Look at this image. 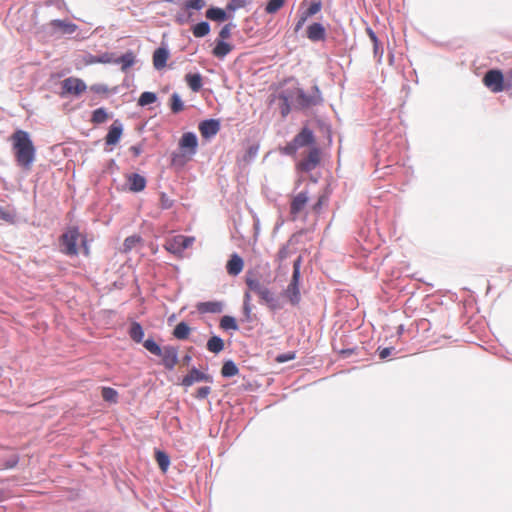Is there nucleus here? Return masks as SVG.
<instances>
[{"instance_id":"obj_55","label":"nucleus","mask_w":512,"mask_h":512,"mask_svg":"<svg viewBox=\"0 0 512 512\" xmlns=\"http://www.w3.org/2000/svg\"><path fill=\"white\" fill-rule=\"evenodd\" d=\"M0 219L11 222L13 221V215L4 208H0Z\"/></svg>"},{"instance_id":"obj_42","label":"nucleus","mask_w":512,"mask_h":512,"mask_svg":"<svg viewBox=\"0 0 512 512\" xmlns=\"http://www.w3.org/2000/svg\"><path fill=\"white\" fill-rule=\"evenodd\" d=\"M246 284L250 291H253L257 294L259 293V291H261L264 288V286L260 283V281L257 279H254V278H247Z\"/></svg>"},{"instance_id":"obj_56","label":"nucleus","mask_w":512,"mask_h":512,"mask_svg":"<svg viewBox=\"0 0 512 512\" xmlns=\"http://www.w3.org/2000/svg\"><path fill=\"white\" fill-rule=\"evenodd\" d=\"M392 348L386 347L379 351V357L380 359H385L391 354Z\"/></svg>"},{"instance_id":"obj_58","label":"nucleus","mask_w":512,"mask_h":512,"mask_svg":"<svg viewBox=\"0 0 512 512\" xmlns=\"http://www.w3.org/2000/svg\"><path fill=\"white\" fill-rule=\"evenodd\" d=\"M506 88L512 89V69L507 72L506 76Z\"/></svg>"},{"instance_id":"obj_53","label":"nucleus","mask_w":512,"mask_h":512,"mask_svg":"<svg viewBox=\"0 0 512 512\" xmlns=\"http://www.w3.org/2000/svg\"><path fill=\"white\" fill-rule=\"evenodd\" d=\"M172 200H170L165 193L161 194L160 205L163 209H169L172 207Z\"/></svg>"},{"instance_id":"obj_9","label":"nucleus","mask_w":512,"mask_h":512,"mask_svg":"<svg viewBox=\"0 0 512 512\" xmlns=\"http://www.w3.org/2000/svg\"><path fill=\"white\" fill-rule=\"evenodd\" d=\"M159 356L162 358V364L168 370L174 369L178 363V349L173 346H165Z\"/></svg>"},{"instance_id":"obj_26","label":"nucleus","mask_w":512,"mask_h":512,"mask_svg":"<svg viewBox=\"0 0 512 512\" xmlns=\"http://www.w3.org/2000/svg\"><path fill=\"white\" fill-rule=\"evenodd\" d=\"M185 80L187 85L191 88L192 91L198 92L202 87V76L198 73L196 74H187L185 76Z\"/></svg>"},{"instance_id":"obj_30","label":"nucleus","mask_w":512,"mask_h":512,"mask_svg":"<svg viewBox=\"0 0 512 512\" xmlns=\"http://www.w3.org/2000/svg\"><path fill=\"white\" fill-rule=\"evenodd\" d=\"M155 459L161 471L165 473L170 465L169 456L165 452L157 450L155 452Z\"/></svg>"},{"instance_id":"obj_41","label":"nucleus","mask_w":512,"mask_h":512,"mask_svg":"<svg viewBox=\"0 0 512 512\" xmlns=\"http://www.w3.org/2000/svg\"><path fill=\"white\" fill-rule=\"evenodd\" d=\"M141 241V238L139 236L133 235L129 236L124 240V251L128 252L132 250L139 242Z\"/></svg>"},{"instance_id":"obj_62","label":"nucleus","mask_w":512,"mask_h":512,"mask_svg":"<svg viewBox=\"0 0 512 512\" xmlns=\"http://www.w3.org/2000/svg\"><path fill=\"white\" fill-rule=\"evenodd\" d=\"M176 22L180 25L184 24L186 22V19L184 16L182 15H177L176 16Z\"/></svg>"},{"instance_id":"obj_22","label":"nucleus","mask_w":512,"mask_h":512,"mask_svg":"<svg viewBox=\"0 0 512 512\" xmlns=\"http://www.w3.org/2000/svg\"><path fill=\"white\" fill-rule=\"evenodd\" d=\"M51 25L60 29L64 34H73L77 30L76 24L59 19L53 20Z\"/></svg>"},{"instance_id":"obj_28","label":"nucleus","mask_w":512,"mask_h":512,"mask_svg":"<svg viewBox=\"0 0 512 512\" xmlns=\"http://www.w3.org/2000/svg\"><path fill=\"white\" fill-rule=\"evenodd\" d=\"M207 349L217 354L224 349V341L218 336H212L207 342Z\"/></svg>"},{"instance_id":"obj_60","label":"nucleus","mask_w":512,"mask_h":512,"mask_svg":"<svg viewBox=\"0 0 512 512\" xmlns=\"http://www.w3.org/2000/svg\"><path fill=\"white\" fill-rule=\"evenodd\" d=\"M130 151L134 154L135 157H137L141 154V148L138 146H132L130 148Z\"/></svg>"},{"instance_id":"obj_13","label":"nucleus","mask_w":512,"mask_h":512,"mask_svg":"<svg viewBox=\"0 0 512 512\" xmlns=\"http://www.w3.org/2000/svg\"><path fill=\"white\" fill-rule=\"evenodd\" d=\"M131 192H141L146 187V179L138 173H131L126 177Z\"/></svg>"},{"instance_id":"obj_1","label":"nucleus","mask_w":512,"mask_h":512,"mask_svg":"<svg viewBox=\"0 0 512 512\" xmlns=\"http://www.w3.org/2000/svg\"><path fill=\"white\" fill-rule=\"evenodd\" d=\"M10 140L17 164L25 170H30L35 160L36 149L28 132L16 130Z\"/></svg>"},{"instance_id":"obj_34","label":"nucleus","mask_w":512,"mask_h":512,"mask_svg":"<svg viewBox=\"0 0 512 512\" xmlns=\"http://www.w3.org/2000/svg\"><path fill=\"white\" fill-rule=\"evenodd\" d=\"M101 394L102 398L107 402L117 403L118 401V392L111 387H103Z\"/></svg>"},{"instance_id":"obj_59","label":"nucleus","mask_w":512,"mask_h":512,"mask_svg":"<svg viewBox=\"0 0 512 512\" xmlns=\"http://www.w3.org/2000/svg\"><path fill=\"white\" fill-rule=\"evenodd\" d=\"M18 463V457L14 456L11 460H9L4 466L5 468H13Z\"/></svg>"},{"instance_id":"obj_32","label":"nucleus","mask_w":512,"mask_h":512,"mask_svg":"<svg viewBox=\"0 0 512 512\" xmlns=\"http://www.w3.org/2000/svg\"><path fill=\"white\" fill-rule=\"evenodd\" d=\"M238 372H239L238 367L231 360L224 362V364L221 368V374L223 377H232V376L237 375Z\"/></svg>"},{"instance_id":"obj_6","label":"nucleus","mask_w":512,"mask_h":512,"mask_svg":"<svg viewBox=\"0 0 512 512\" xmlns=\"http://www.w3.org/2000/svg\"><path fill=\"white\" fill-rule=\"evenodd\" d=\"M86 88L84 81L76 77H69L62 81V95L71 94L78 96L85 92Z\"/></svg>"},{"instance_id":"obj_46","label":"nucleus","mask_w":512,"mask_h":512,"mask_svg":"<svg viewBox=\"0 0 512 512\" xmlns=\"http://www.w3.org/2000/svg\"><path fill=\"white\" fill-rule=\"evenodd\" d=\"M231 29L232 24H226L222 27L219 32V37L222 41H224V39H228L231 36Z\"/></svg>"},{"instance_id":"obj_23","label":"nucleus","mask_w":512,"mask_h":512,"mask_svg":"<svg viewBox=\"0 0 512 512\" xmlns=\"http://www.w3.org/2000/svg\"><path fill=\"white\" fill-rule=\"evenodd\" d=\"M206 17L212 21L223 22L228 18V15L225 10L212 7L206 11Z\"/></svg>"},{"instance_id":"obj_35","label":"nucleus","mask_w":512,"mask_h":512,"mask_svg":"<svg viewBox=\"0 0 512 512\" xmlns=\"http://www.w3.org/2000/svg\"><path fill=\"white\" fill-rule=\"evenodd\" d=\"M170 108L173 113H179L184 109V103L177 93H173L170 98Z\"/></svg>"},{"instance_id":"obj_37","label":"nucleus","mask_w":512,"mask_h":512,"mask_svg":"<svg viewBox=\"0 0 512 512\" xmlns=\"http://www.w3.org/2000/svg\"><path fill=\"white\" fill-rule=\"evenodd\" d=\"M156 100H157V96L155 93L143 92L138 99V104L140 106H146V105L154 103Z\"/></svg>"},{"instance_id":"obj_40","label":"nucleus","mask_w":512,"mask_h":512,"mask_svg":"<svg viewBox=\"0 0 512 512\" xmlns=\"http://www.w3.org/2000/svg\"><path fill=\"white\" fill-rule=\"evenodd\" d=\"M285 3V0H269L265 11L269 14L276 13L278 10H280Z\"/></svg>"},{"instance_id":"obj_57","label":"nucleus","mask_w":512,"mask_h":512,"mask_svg":"<svg viewBox=\"0 0 512 512\" xmlns=\"http://www.w3.org/2000/svg\"><path fill=\"white\" fill-rule=\"evenodd\" d=\"M366 32H367L369 38L371 39V41L373 42V44H377V42H379L376 34L374 33V31L371 28H367Z\"/></svg>"},{"instance_id":"obj_33","label":"nucleus","mask_w":512,"mask_h":512,"mask_svg":"<svg viewBox=\"0 0 512 512\" xmlns=\"http://www.w3.org/2000/svg\"><path fill=\"white\" fill-rule=\"evenodd\" d=\"M193 35L197 38L204 37L210 32V25L208 22H200L193 26L192 28Z\"/></svg>"},{"instance_id":"obj_15","label":"nucleus","mask_w":512,"mask_h":512,"mask_svg":"<svg viewBox=\"0 0 512 512\" xmlns=\"http://www.w3.org/2000/svg\"><path fill=\"white\" fill-rule=\"evenodd\" d=\"M123 129L122 125L115 121L109 128V131L105 137V142L107 145H115L119 142Z\"/></svg>"},{"instance_id":"obj_4","label":"nucleus","mask_w":512,"mask_h":512,"mask_svg":"<svg viewBox=\"0 0 512 512\" xmlns=\"http://www.w3.org/2000/svg\"><path fill=\"white\" fill-rule=\"evenodd\" d=\"M194 241L195 238L192 236L176 235L166 242L165 249L174 255H181Z\"/></svg>"},{"instance_id":"obj_21","label":"nucleus","mask_w":512,"mask_h":512,"mask_svg":"<svg viewBox=\"0 0 512 512\" xmlns=\"http://www.w3.org/2000/svg\"><path fill=\"white\" fill-rule=\"evenodd\" d=\"M232 50V45L222 41L218 40L216 43V46L214 47L212 53L216 58L222 59L226 55H228Z\"/></svg>"},{"instance_id":"obj_10","label":"nucleus","mask_w":512,"mask_h":512,"mask_svg":"<svg viewBox=\"0 0 512 512\" xmlns=\"http://www.w3.org/2000/svg\"><path fill=\"white\" fill-rule=\"evenodd\" d=\"M220 130V123L216 119L204 120L199 124L202 137L208 139L215 136Z\"/></svg>"},{"instance_id":"obj_18","label":"nucleus","mask_w":512,"mask_h":512,"mask_svg":"<svg viewBox=\"0 0 512 512\" xmlns=\"http://www.w3.org/2000/svg\"><path fill=\"white\" fill-rule=\"evenodd\" d=\"M294 142L298 148L310 145L314 142L313 132L308 128H303L295 137Z\"/></svg>"},{"instance_id":"obj_64","label":"nucleus","mask_w":512,"mask_h":512,"mask_svg":"<svg viewBox=\"0 0 512 512\" xmlns=\"http://www.w3.org/2000/svg\"><path fill=\"white\" fill-rule=\"evenodd\" d=\"M191 359H192V358H191V356H190V355H185V356L183 357V363H184L185 365H187V364H189V363H190Z\"/></svg>"},{"instance_id":"obj_29","label":"nucleus","mask_w":512,"mask_h":512,"mask_svg":"<svg viewBox=\"0 0 512 512\" xmlns=\"http://www.w3.org/2000/svg\"><path fill=\"white\" fill-rule=\"evenodd\" d=\"M219 326L222 330H225V331H228V330L236 331L239 328L236 319L234 317L228 316V315H225L221 318Z\"/></svg>"},{"instance_id":"obj_8","label":"nucleus","mask_w":512,"mask_h":512,"mask_svg":"<svg viewBox=\"0 0 512 512\" xmlns=\"http://www.w3.org/2000/svg\"><path fill=\"white\" fill-rule=\"evenodd\" d=\"M179 147L184 154H189L190 156L194 155L198 147L196 135L192 132L184 133L180 139Z\"/></svg>"},{"instance_id":"obj_50","label":"nucleus","mask_w":512,"mask_h":512,"mask_svg":"<svg viewBox=\"0 0 512 512\" xmlns=\"http://www.w3.org/2000/svg\"><path fill=\"white\" fill-rule=\"evenodd\" d=\"M295 358V353L294 352H289V353H285V354H280L276 357V361L278 363H284V362H287V361H290V360H293Z\"/></svg>"},{"instance_id":"obj_36","label":"nucleus","mask_w":512,"mask_h":512,"mask_svg":"<svg viewBox=\"0 0 512 512\" xmlns=\"http://www.w3.org/2000/svg\"><path fill=\"white\" fill-rule=\"evenodd\" d=\"M108 113L104 108H98L93 111L91 121L95 124H101L108 120Z\"/></svg>"},{"instance_id":"obj_38","label":"nucleus","mask_w":512,"mask_h":512,"mask_svg":"<svg viewBox=\"0 0 512 512\" xmlns=\"http://www.w3.org/2000/svg\"><path fill=\"white\" fill-rule=\"evenodd\" d=\"M143 346L152 354L158 356L162 354V349L153 339L144 341Z\"/></svg>"},{"instance_id":"obj_20","label":"nucleus","mask_w":512,"mask_h":512,"mask_svg":"<svg viewBox=\"0 0 512 512\" xmlns=\"http://www.w3.org/2000/svg\"><path fill=\"white\" fill-rule=\"evenodd\" d=\"M169 54L165 48H157L153 53V65L160 70L166 66Z\"/></svg>"},{"instance_id":"obj_11","label":"nucleus","mask_w":512,"mask_h":512,"mask_svg":"<svg viewBox=\"0 0 512 512\" xmlns=\"http://www.w3.org/2000/svg\"><path fill=\"white\" fill-rule=\"evenodd\" d=\"M207 381L211 382L212 379L209 375L199 371L196 368L191 369V371L182 379L181 384L185 387H189L196 382Z\"/></svg>"},{"instance_id":"obj_17","label":"nucleus","mask_w":512,"mask_h":512,"mask_svg":"<svg viewBox=\"0 0 512 512\" xmlns=\"http://www.w3.org/2000/svg\"><path fill=\"white\" fill-rule=\"evenodd\" d=\"M244 267L243 259L237 255L233 254L227 262L226 269L228 274L232 276H236L241 273Z\"/></svg>"},{"instance_id":"obj_54","label":"nucleus","mask_w":512,"mask_h":512,"mask_svg":"<svg viewBox=\"0 0 512 512\" xmlns=\"http://www.w3.org/2000/svg\"><path fill=\"white\" fill-rule=\"evenodd\" d=\"M307 19H308V16H306L304 13L299 16V19L295 25V29H294L295 32H298L303 27V25L305 24Z\"/></svg>"},{"instance_id":"obj_3","label":"nucleus","mask_w":512,"mask_h":512,"mask_svg":"<svg viewBox=\"0 0 512 512\" xmlns=\"http://www.w3.org/2000/svg\"><path fill=\"white\" fill-rule=\"evenodd\" d=\"M483 84L493 93H499L506 88V81L501 70L491 69L483 77Z\"/></svg>"},{"instance_id":"obj_43","label":"nucleus","mask_w":512,"mask_h":512,"mask_svg":"<svg viewBox=\"0 0 512 512\" xmlns=\"http://www.w3.org/2000/svg\"><path fill=\"white\" fill-rule=\"evenodd\" d=\"M279 99L281 101V104H280L281 114L283 117H285L290 112L289 98L285 95H280Z\"/></svg>"},{"instance_id":"obj_25","label":"nucleus","mask_w":512,"mask_h":512,"mask_svg":"<svg viewBox=\"0 0 512 512\" xmlns=\"http://www.w3.org/2000/svg\"><path fill=\"white\" fill-rule=\"evenodd\" d=\"M190 331H191V329L187 323L180 322L175 326V328L173 330V336L176 339L185 340L189 337Z\"/></svg>"},{"instance_id":"obj_47","label":"nucleus","mask_w":512,"mask_h":512,"mask_svg":"<svg viewBox=\"0 0 512 512\" xmlns=\"http://www.w3.org/2000/svg\"><path fill=\"white\" fill-rule=\"evenodd\" d=\"M327 201V197L322 195L318 198L317 202L312 206V211L315 214H319L322 208V205Z\"/></svg>"},{"instance_id":"obj_16","label":"nucleus","mask_w":512,"mask_h":512,"mask_svg":"<svg viewBox=\"0 0 512 512\" xmlns=\"http://www.w3.org/2000/svg\"><path fill=\"white\" fill-rule=\"evenodd\" d=\"M285 296L289 299L292 305H297L300 302V290H299V280L291 279L290 284L285 290Z\"/></svg>"},{"instance_id":"obj_61","label":"nucleus","mask_w":512,"mask_h":512,"mask_svg":"<svg viewBox=\"0 0 512 512\" xmlns=\"http://www.w3.org/2000/svg\"><path fill=\"white\" fill-rule=\"evenodd\" d=\"M243 310H244V313L247 317H249L250 313H251V306L249 303H244L243 305Z\"/></svg>"},{"instance_id":"obj_45","label":"nucleus","mask_w":512,"mask_h":512,"mask_svg":"<svg viewBox=\"0 0 512 512\" xmlns=\"http://www.w3.org/2000/svg\"><path fill=\"white\" fill-rule=\"evenodd\" d=\"M321 2H312L309 6V8L307 9L306 12H304V14L308 17L310 16H313L315 14H317L320 10H321Z\"/></svg>"},{"instance_id":"obj_44","label":"nucleus","mask_w":512,"mask_h":512,"mask_svg":"<svg viewBox=\"0 0 512 512\" xmlns=\"http://www.w3.org/2000/svg\"><path fill=\"white\" fill-rule=\"evenodd\" d=\"M205 6L204 0H187L185 3V8L201 10Z\"/></svg>"},{"instance_id":"obj_39","label":"nucleus","mask_w":512,"mask_h":512,"mask_svg":"<svg viewBox=\"0 0 512 512\" xmlns=\"http://www.w3.org/2000/svg\"><path fill=\"white\" fill-rule=\"evenodd\" d=\"M250 1L251 0H230L226 5V10L229 12H234L238 9L246 7Z\"/></svg>"},{"instance_id":"obj_19","label":"nucleus","mask_w":512,"mask_h":512,"mask_svg":"<svg viewBox=\"0 0 512 512\" xmlns=\"http://www.w3.org/2000/svg\"><path fill=\"white\" fill-rule=\"evenodd\" d=\"M200 313H220L223 310V305L218 301L199 302L196 305Z\"/></svg>"},{"instance_id":"obj_49","label":"nucleus","mask_w":512,"mask_h":512,"mask_svg":"<svg viewBox=\"0 0 512 512\" xmlns=\"http://www.w3.org/2000/svg\"><path fill=\"white\" fill-rule=\"evenodd\" d=\"M300 264H301V257H298L294 261V264H293L292 278H294L295 280H299L300 279Z\"/></svg>"},{"instance_id":"obj_31","label":"nucleus","mask_w":512,"mask_h":512,"mask_svg":"<svg viewBox=\"0 0 512 512\" xmlns=\"http://www.w3.org/2000/svg\"><path fill=\"white\" fill-rule=\"evenodd\" d=\"M258 295H259L260 299L265 304H267L270 308H272V309L276 308L275 297H274L273 293L267 287L264 286V288L261 291H259Z\"/></svg>"},{"instance_id":"obj_2","label":"nucleus","mask_w":512,"mask_h":512,"mask_svg":"<svg viewBox=\"0 0 512 512\" xmlns=\"http://www.w3.org/2000/svg\"><path fill=\"white\" fill-rule=\"evenodd\" d=\"M81 241V246L85 256H89V246L87 244L86 237L81 235L78 228H69L61 237L60 245L61 250L68 256H76L78 254L77 243Z\"/></svg>"},{"instance_id":"obj_7","label":"nucleus","mask_w":512,"mask_h":512,"mask_svg":"<svg viewBox=\"0 0 512 512\" xmlns=\"http://www.w3.org/2000/svg\"><path fill=\"white\" fill-rule=\"evenodd\" d=\"M309 201V194L307 191H302L296 194L290 204V214L293 219H296L306 208Z\"/></svg>"},{"instance_id":"obj_24","label":"nucleus","mask_w":512,"mask_h":512,"mask_svg":"<svg viewBox=\"0 0 512 512\" xmlns=\"http://www.w3.org/2000/svg\"><path fill=\"white\" fill-rule=\"evenodd\" d=\"M129 336L133 341L136 343H141L144 338V330L140 323L138 322H132L130 329H129Z\"/></svg>"},{"instance_id":"obj_63","label":"nucleus","mask_w":512,"mask_h":512,"mask_svg":"<svg viewBox=\"0 0 512 512\" xmlns=\"http://www.w3.org/2000/svg\"><path fill=\"white\" fill-rule=\"evenodd\" d=\"M250 301H251V295L249 292H246L244 294V303H249L250 304Z\"/></svg>"},{"instance_id":"obj_51","label":"nucleus","mask_w":512,"mask_h":512,"mask_svg":"<svg viewBox=\"0 0 512 512\" xmlns=\"http://www.w3.org/2000/svg\"><path fill=\"white\" fill-rule=\"evenodd\" d=\"M211 392V388L209 386L200 387L196 392V397L198 399H205Z\"/></svg>"},{"instance_id":"obj_52","label":"nucleus","mask_w":512,"mask_h":512,"mask_svg":"<svg viewBox=\"0 0 512 512\" xmlns=\"http://www.w3.org/2000/svg\"><path fill=\"white\" fill-rule=\"evenodd\" d=\"M298 146H296V143L294 142V140L290 143H288L284 148H283V152L285 154H289V155H293L296 153V151L298 150Z\"/></svg>"},{"instance_id":"obj_48","label":"nucleus","mask_w":512,"mask_h":512,"mask_svg":"<svg viewBox=\"0 0 512 512\" xmlns=\"http://www.w3.org/2000/svg\"><path fill=\"white\" fill-rule=\"evenodd\" d=\"M327 201V197L322 195L318 198L317 202L312 206V211L315 214H319L322 208V205Z\"/></svg>"},{"instance_id":"obj_12","label":"nucleus","mask_w":512,"mask_h":512,"mask_svg":"<svg viewBox=\"0 0 512 512\" xmlns=\"http://www.w3.org/2000/svg\"><path fill=\"white\" fill-rule=\"evenodd\" d=\"M320 162V154L318 149L314 148L309 151L306 158H304L300 163L299 167L302 171L309 172L313 170L318 163Z\"/></svg>"},{"instance_id":"obj_27","label":"nucleus","mask_w":512,"mask_h":512,"mask_svg":"<svg viewBox=\"0 0 512 512\" xmlns=\"http://www.w3.org/2000/svg\"><path fill=\"white\" fill-rule=\"evenodd\" d=\"M115 63L121 64V69L123 71L127 70L135 63V55L132 51H128L125 54H123L121 57H119Z\"/></svg>"},{"instance_id":"obj_14","label":"nucleus","mask_w":512,"mask_h":512,"mask_svg":"<svg viewBox=\"0 0 512 512\" xmlns=\"http://www.w3.org/2000/svg\"><path fill=\"white\" fill-rule=\"evenodd\" d=\"M307 37L313 42L323 41L326 37V30L320 23H313L307 28Z\"/></svg>"},{"instance_id":"obj_5","label":"nucleus","mask_w":512,"mask_h":512,"mask_svg":"<svg viewBox=\"0 0 512 512\" xmlns=\"http://www.w3.org/2000/svg\"><path fill=\"white\" fill-rule=\"evenodd\" d=\"M295 101L301 108L315 106L322 101L320 90L316 85L312 87V92L309 94L303 89H297Z\"/></svg>"}]
</instances>
